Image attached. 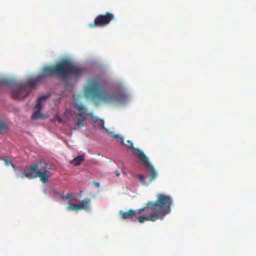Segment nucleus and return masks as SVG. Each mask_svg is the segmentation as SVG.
Segmentation results:
<instances>
[{"label": "nucleus", "mask_w": 256, "mask_h": 256, "mask_svg": "<svg viewBox=\"0 0 256 256\" xmlns=\"http://www.w3.org/2000/svg\"><path fill=\"white\" fill-rule=\"evenodd\" d=\"M84 155L79 156L73 160L72 163L75 166H79L84 160Z\"/></svg>", "instance_id": "obj_14"}, {"label": "nucleus", "mask_w": 256, "mask_h": 256, "mask_svg": "<svg viewBox=\"0 0 256 256\" xmlns=\"http://www.w3.org/2000/svg\"><path fill=\"white\" fill-rule=\"evenodd\" d=\"M82 208H83L82 206H79L78 204H70L69 206L67 207L66 209L68 210H82Z\"/></svg>", "instance_id": "obj_16"}, {"label": "nucleus", "mask_w": 256, "mask_h": 256, "mask_svg": "<svg viewBox=\"0 0 256 256\" xmlns=\"http://www.w3.org/2000/svg\"><path fill=\"white\" fill-rule=\"evenodd\" d=\"M104 82L98 79L91 80L84 89L85 96L90 98L96 104H100L102 102L107 103L114 102H124L127 100L128 95L124 93L118 94H110L102 89Z\"/></svg>", "instance_id": "obj_2"}, {"label": "nucleus", "mask_w": 256, "mask_h": 256, "mask_svg": "<svg viewBox=\"0 0 256 256\" xmlns=\"http://www.w3.org/2000/svg\"><path fill=\"white\" fill-rule=\"evenodd\" d=\"M39 164L34 163L30 166L28 167L24 171V174L20 176L22 178L25 177L28 179H34L37 178V174L39 170Z\"/></svg>", "instance_id": "obj_7"}, {"label": "nucleus", "mask_w": 256, "mask_h": 256, "mask_svg": "<svg viewBox=\"0 0 256 256\" xmlns=\"http://www.w3.org/2000/svg\"><path fill=\"white\" fill-rule=\"evenodd\" d=\"M90 200L86 198L82 200L81 204L80 206H82L83 208L82 209L88 211L90 209Z\"/></svg>", "instance_id": "obj_13"}, {"label": "nucleus", "mask_w": 256, "mask_h": 256, "mask_svg": "<svg viewBox=\"0 0 256 256\" xmlns=\"http://www.w3.org/2000/svg\"><path fill=\"white\" fill-rule=\"evenodd\" d=\"M172 203L171 197L168 195L159 194L156 201H150L146 206L138 210L137 214H140L144 212H148L150 210L152 212L160 210H170Z\"/></svg>", "instance_id": "obj_3"}, {"label": "nucleus", "mask_w": 256, "mask_h": 256, "mask_svg": "<svg viewBox=\"0 0 256 256\" xmlns=\"http://www.w3.org/2000/svg\"><path fill=\"white\" fill-rule=\"evenodd\" d=\"M44 166H41L39 168L37 177H38L40 180V181L46 184V183L50 178L51 176V172L50 170H46V166H48V165L44 163Z\"/></svg>", "instance_id": "obj_8"}, {"label": "nucleus", "mask_w": 256, "mask_h": 256, "mask_svg": "<svg viewBox=\"0 0 256 256\" xmlns=\"http://www.w3.org/2000/svg\"><path fill=\"white\" fill-rule=\"evenodd\" d=\"M111 136L114 138H120V136L118 134H114V132H109Z\"/></svg>", "instance_id": "obj_23"}, {"label": "nucleus", "mask_w": 256, "mask_h": 256, "mask_svg": "<svg viewBox=\"0 0 256 256\" xmlns=\"http://www.w3.org/2000/svg\"><path fill=\"white\" fill-rule=\"evenodd\" d=\"M88 116H90L92 118V122H98L99 118L97 116H94L92 112H88L87 114Z\"/></svg>", "instance_id": "obj_20"}, {"label": "nucleus", "mask_w": 256, "mask_h": 256, "mask_svg": "<svg viewBox=\"0 0 256 256\" xmlns=\"http://www.w3.org/2000/svg\"><path fill=\"white\" fill-rule=\"evenodd\" d=\"M0 160H4V162L5 164L8 166H11L14 170H16V167L15 166L12 164V162L11 160H10L7 157H3L0 158Z\"/></svg>", "instance_id": "obj_15"}, {"label": "nucleus", "mask_w": 256, "mask_h": 256, "mask_svg": "<svg viewBox=\"0 0 256 256\" xmlns=\"http://www.w3.org/2000/svg\"><path fill=\"white\" fill-rule=\"evenodd\" d=\"M111 136L114 138H120V136L118 134H114V132H109Z\"/></svg>", "instance_id": "obj_22"}, {"label": "nucleus", "mask_w": 256, "mask_h": 256, "mask_svg": "<svg viewBox=\"0 0 256 256\" xmlns=\"http://www.w3.org/2000/svg\"><path fill=\"white\" fill-rule=\"evenodd\" d=\"M75 195L76 194L74 193H70V194H68L66 196L62 195L60 196V198L62 200H66L70 198H72V200H75L74 198Z\"/></svg>", "instance_id": "obj_18"}, {"label": "nucleus", "mask_w": 256, "mask_h": 256, "mask_svg": "<svg viewBox=\"0 0 256 256\" xmlns=\"http://www.w3.org/2000/svg\"><path fill=\"white\" fill-rule=\"evenodd\" d=\"M120 143L122 144H124L126 145L127 148L129 149H132L134 151V154L138 158V159L140 160V152H142V150H140L138 148H135L133 146V143L132 142V141L130 140H128L127 141V144H125L124 143V138L123 137H120Z\"/></svg>", "instance_id": "obj_10"}, {"label": "nucleus", "mask_w": 256, "mask_h": 256, "mask_svg": "<svg viewBox=\"0 0 256 256\" xmlns=\"http://www.w3.org/2000/svg\"><path fill=\"white\" fill-rule=\"evenodd\" d=\"M171 210V208L170 210H158L152 212L149 216H139L138 218V221L140 223L144 222L145 220L156 222L158 219H162L166 215L168 214Z\"/></svg>", "instance_id": "obj_6"}, {"label": "nucleus", "mask_w": 256, "mask_h": 256, "mask_svg": "<svg viewBox=\"0 0 256 256\" xmlns=\"http://www.w3.org/2000/svg\"><path fill=\"white\" fill-rule=\"evenodd\" d=\"M84 120L82 118V120L78 119L76 122V125L72 128V129L74 130H76L78 129L80 127L83 126L84 125L83 123Z\"/></svg>", "instance_id": "obj_17"}, {"label": "nucleus", "mask_w": 256, "mask_h": 256, "mask_svg": "<svg viewBox=\"0 0 256 256\" xmlns=\"http://www.w3.org/2000/svg\"><path fill=\"white\" fill-rule=\"evenodd\" d=\"M50 96V94L42 96H40L38 100V103L36 106V108L37 109V110L34 112L32 116V120H37L38 118H44V116H43L42 114L40 113V110L42 108V100H44L48 98Z\"/></svg>", "instance_id": "obj_9"}, {"label": "nucleus", "mask_w": 256, "mask_h": 256, "mask_svg": "<svg viewBox=\"0 0 256 256\" xmlns=\"http://www.w3.org/2000/svg\"><path fill=\"white\" fill-rule=\"evenodd\" d=\"M7 129L6 125L2 120H0V131L1 132H4L6 131Z\"/></svg>", "instance_id": "obj_19"}, {"label": "nucleus", "mask_w": 256, "mask_h": 256, "mask_svg": "<svg viewBox=\"0 0 256 256\" xmlns=\"http://www.w3.org/2000/svg\"><path fill=\"white\" fill-rule=\"evenodd\" d=\"M50 168L51 169L53 170V169H54V166H53V165H50Z\"/></svg>", "instance_id": "obj_26"}, {"label": "nucleus", "mask_w": 256, "mask_h": 256, "mask_svg": "<svg viewBox=\"0 0 256 256\" xmlns=\"http://www.w3.org/2000/svg\"><path fill=\"white\" fill-rule=\"evenodd\" d=\"M84 69L73 64L70 60L64 59L57 62L54 66L44 67L40 74L30 79L24 84H16L12 88L13 98L22 100L28 96L30 92V88H34L38 82L48 76H56L64 79L70 74L79 76L82 74Z\"/></svg>", "instance_id": "obj_1"}, {"label": "nucleus", "mask_w": 256, "mask_h": 256, "mask_svg": "<svg viewBox=\"0 0 256 256\" xmlns=\"http://www.w3.org/2000/svg\"><path fill=\"white\" fill-rule=\"evenodd\" d=\"M140 160L143 164L147 166L151 172L150 174V180L148 182H146L144 181V180L146 178L142 174H140L138 176V178L140 182L144 185H148L149 182H150L154 180L156 178L157 176V172L155 170L154 166L149 162L148 158L146 156L144 152H140Z\"/></svg>", "instance_id": "obj_4"}, {"label": "nucleus", "mask_w": 256, "mask_h": 256, "mask_svg": "<svg viewBox=\"0 0 256 256\" xmlns=\"http://www.w3.org/2000/svg\"><path fill=\"white\" fill-rule=\"evenodd\" d=\"M92 183L94 184V186L97 187V188H99L100 186V182H94V181L92 182Z\"/></svg>", "instance_id": "obj_24"}, {"label": "nucleus", "mask_w": 256, "mask_h": 256, "mask_svg": "<svg viewBox=\"0 0 256 256\" xmlns=\"http://www.w3.org/2000/svg\"><path fill=\"white\" fill-rule=\"evenodd\" d=\"M114 18V14L112 13L107 12L105 14H101L95 18L94 22L89 23L88 26L92 28L104 26L108 24Z\"/></svg>", "instance_id": "obj_5"}, {"label": "nucleus", "mask_w": 256, "mask_h": 256, "mask_svg": "<svg viewBox=\"0 0 256 256\" xmlns=\"http://www.w3.org/2000/svg\"><path fill=\"white\" fill-rule=\"evenodd\" d=\"M99 124L100 126L105 130V131L107 132V133H108L109 132V130L108 128H105L104 126V120H99Z\"/></svg>", "instance_id": "obj_21"}, {"label": "nucleus", "mask_w": 256, "mask_h": 256, "mask_svg": "<svg viewBox=\"0 0 256 256\" xmlns=\"http://www.w3.org/2000/svg\"><path fill=\"white\" fill-rule=\"evenodd\" d=\"M76 109L78 110V112L76 114L82 117L84 120H86L87 118L86 116V106L82 104H78L76 106Z\"/></svg>", "instance_id": "obj_11"}, {"label": "nucleus", "mask_w": 256, "mask_h": 256, "mask_svg": "<svg viewBox=\"0 0 256 256\" xmlns=\"http://www.w3.org/2000/svg\"><path fill=\"white\" fill-rule=\"evenodd\" d=\"M116 175L118 176L120 175V173L118 172H116Z\"/></svg>", "instance_id": "obj_25"}, {"label": "nucleus", "mask_w": 256, "mask_h": 256, "mask_svg": "<svg viewBox=\"0 0 256 256\" xmlns=\"http://www.w3.org/2000/svg\"><path fill=\"white\" fill-rule=\"evenodd\" d=\"M120 218L122 220L132 218V217L137 214L136 211L133 210H130L128 212H124L120 210L119 212Z\"/></svg>", "instance_id": "obj_12"}]
</instances>
